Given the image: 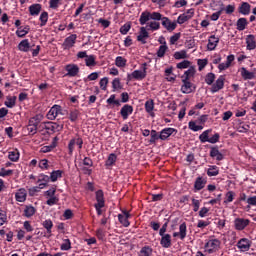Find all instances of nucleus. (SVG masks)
<instances>
[{
    "mask_svg": "<svg viewBox=\"0 0 256 256\" xmlns=\"http://www.w3.org/2000/svg\"><path fill=\"white\" fill-rule=\"evenodd\" d=\"M161 21V13L144 11L139 18L140 25H146L147 21Z\"/></svg>",
    "mask_w": 256,
    "mask_h": 256,
    "instance_id": "nucleus-1",
    "label": "nucleus"
},
{
    "mask_svg": "<svg viewBox=\"0 0 256 256\" xmlns=\"http://www.w3.org/2000/svg\"><path fill=\"white\" fill-rule=\"evenodd\" d=\"M209 119L208 115H201L196 121H190L188 123V127L191 131L197 132L202 131L203 126L205 123H207V120Z\"/></svg>",
    "mask_w": 256,
    "mask_h": 256,
    "instance_id": "nucleus-2",
    "label": "nucleus"
},
{
    "mask_svg": "<svg viewBox=\"0 0 256 256\" xmlns=\"http://www.w3.org/2000/svg\"><path fill=\"white\" fill-rule=\"evenodd\" d=\"M221 247V241L219 239H210L204 245L206 253H217Z\"/></svg>",
    "mask_w": 256,
    "mask_h": 256,
    "instance_id": "nucleus-3",
    "label": "nucleus"
},
{
    "mask_svg": "<svg viewBox=\"0 0 256 256\" xmlns=\"http://www.w3.org/2000/svg\"><path fill=\"white\" fill-rule=\"evenodd\" d=\"M75 145L78 146L79 151L83 149V138L77 136V138H72L68 143V154L73 155L75 151Z\"/></svg>",
    "mask_w": 256,
    "mask_h": 256,
    "instance_id": "nucleus-4",
    "label": "nucleus"
},
{
    "mask_svg": "<svg viewBox=\"0 0 256 256\" xmlns=\"http://www.w3.org/2000/svg\"><path fill=\"white\" fill-rule=\"evenodd\" d=\"M39 123H41V118H39V116H34L32 118H30L29 122H28V132L30 133V135H35L37 133V129L39 127Z\"/></svg>",
    "mask_w": 256,
    "mask_h": 256,
    "instance_id": "nucleus-5",
    "label": "nucleus"
},
{
    "mask_svg": "<svg viewBox=\"0 0 256 256\" xmlns=\"http://www.w3.org/2000/svg\"><path fill=\"white\" fill-rule=\"evenodd\" d=\"M58 115H65V112H63V108L60 105H54L47 113V118L50 121H55Z\"/></svg>",
    "mask_w": 256,
    "mask_h": 256,
    "instance_id": "nucleus-6",
    "label": "nucleus"
},
{
    "mask_svg": "<svg viewBox=\"0 0 256 256\" xmlns=\"http://www.w3.org/2000/svg\"><path fill=\"white\" fill-rule=\"evenodd\" d=\"M163 27L169 31V33H173L177 29V22H171L168 17H165L161 14V19Z\"/></svg>",
    "mask_w": 256,
    "mask_h": 256,
    "instance_id": "nucleus-7",
    "label": "nucleus"
},
{
    "mask_svg": "<svg viewBox=\"0 0 256 256\" xmlns=\"http://www.w3.org/2000/svg\"><path fill=\"white\" fill-rule=\"evenodd\" d=\"M225 87V76L220 75L218 79L215 81L214 84H212L210 91L211 93H219L221 89Z\"/></svg>",
    "mask_w": 256,
    "mask_h": 256,
    "instance_id": "nucleus-8",
    "label": "nucleus"
},
{
    "mask_svg": "<svg viewBox=\"0 0 256 256\" xmlns=\"http://www.w3.org/2000/svg\"><path fill=\"white\" fill-rule=\"evenodd\" d=\"M251 220L245 218H236L234 220V227L236 231H243L246 227H249Z\"/></svg>",
    "mask_w": 256,
    "mask_h": 256,
    "instance_id": "nucleus-9",
    "label": "nucleus"
},
{
    "mask_svg": "<svg viewBox=\"0 0 256 256\" xmlns=\"http://www.w3.org/2000/svg\"><path fill=\"white\" fill-rule=\"evenodd\" d=\"M240 75L244 81H251L253 79H256V69L253 71L247 70V68L242 67L240 69Z\"/></svg>",
    "mask_w": 256,
    "mask_h": 256,
    "instance_id": "nucleus-10",
    "label": "nucleus"
},
{
    "mask_svg": "<svg viewBox=\"0 0 256 256\" xmlns=\"http://www.w3.org/2000/svg\"><path fill=\"white\" fill-rule=\"evenodd\" d=\"M123 214H118V221L123 227H129L131 225V222H129V219H131V213L127 210L122 211Z\"/></svg>",
    "mask_w": 256,
    "mask_h": 256,
    "instance_id": "nucleus-11",
    "label": "nucleus"
},
{
    "mask_svg": "<svg viewBox=\"0 0 256 256\" xmlns=\"http://www.w3.org/2000/svg\"><path fill=\"white\" fill-rule=\"evenodd\" d=\"M75 43H77V34H72L65 38L62 46L64 50L71 49L75 47Z\"/></svg>",
    "mask_w": 256,
    "mask_h": 256,
    "instance_id": "nucleus-12",
    "label": "nucleus"
},
{
    "mask_svg": "<svg viewBox=\"0 0 256 256\" xmlns=\"http://www.w3.org/2000/svg\"><path fill=\"white\" fill-rule=\"evenodd\" d=\"M143 71L141 70H134L132 72V77H134V79H136V81H143V79H145V77H147V63L143 64Z\"/></svg>",
    "mask_w": 256,
    "mask_h": 256,
    "instance_id": "nucleus-13",
    "label": "nucleus"
},
{
    "mask_svg": "<svg viewBox=\"0 0 256 256\" xmlns=\"http://www.w3.org/2000/svg\"><path fill=\"white\" fill-rule=\"evenodd\" d=\"M177 135V129L175 128H164L160 131V140L167 141L171 135Z\"/></svg>",
    "mask_w": 256,
    "mask_h": 256,
    "instance_id": "nucleus-14",
    "label": "nucleus"
},
{
    "mask_svg": "<svg viewBox=\"0 0 256 256\" xmlns=\"http://www.w3.org/2000/svg\"><path fill=\"white\" fill-rule=\"evenodd\" d=\"M236 247L242 252L249 251L251 249V240L247 238H241L238 242Z\"/></svg>",
    "mask_w": 256,
    "mask_h": 256,
    "instance_id": "nucleus-15",
    "label": "nucleus"
},
{
    "mask_svg": "<svg viewBox=\"0 0 256 256\" xmlns=\"http://www.w3.org/2000/svg\"><path fill=\"white\" fill-rule=\"evenodd\" d=\"M120 115L124 121H127L129 115H133V106L125 104L120 110Z\"/></svg>",
    "mask_w": 256,
    "mask_h": 256,
    "instance_id": "nucleus-16",
    "label": "nucleus"
},
{
    "mask_svg": "<svg viewBox=\"0 0 256 256\" xmlns=\"http://www.w3.org/2000/svg\"><path fill=\"white\" fill-rule=\"evenodd\" d=\"M173 237H179L181 241L185 240V237H187V223L183 222L179 226V232H174Z\"/></svg>",
    "mask_w": 256,
    "mask_h": 256,
    "instance_id": "nucleus-17",
    "label": "nucleus"
},
{
    "mask_svg": "<svg viewBox=\"0 0 256 256\" xmlns=\"http://www.w3.org/2000/svg\"><path fill=\"white\" fill-rule=\"evenodd\" d=\"M65 71H67V77H77V75H79V66L76 64H68L65 67Z\"/></svg>",
    "mask_w": 256,
    "mask_h": 256,
    "instance_id": "nucleus-18",
    "label": "nucleus"
},
{
    "mask_svg": "<svg viewBox=\"0 0 256 256\" xmlns=\"http://www.w3.org/2000/svg\"><path fill=\"white\" fill-rule=\"evenodd\" d=\"M210 157L212 159H216V161H223V159H225L223 153L219 151L218 146H213L210 148Z\"/></svg>",
    "mask_w": 256,
    "mask_h": 256,
    "instance_id": "nucleus-19",
    "label": "nucleus"
},
{
    "mask_svg": "<svg viewBox=\"0 0 256 256\" xmlns=\"http://www.w3.org/2000/svg\"><path fill=\"white\" fill-rule=\"evenodd\" d=\"M207 185V178L203 177H197L194 182V192L197 193V191H201V189H205V186Z\"/></svg>",
    "mask_w": 256,
    "mask_h": 256,
    "instance_id": "nucleus-20",
    "label": "nucleus"
},
{
    "mask_svg": "<svg viewBox=\"0 0 256 256\" xmlns=\"http://www.w3.org/2000/svg\"><path fill=\"white\" fill-rule=\"evenodd\" d=\"M160 237H161L160 239L161 247H163L164 249H169V247H171L172 245L171 234H163V235H160Z\"/></svg>",
    "mask_w": 256,
    "mask_h": 256,
    "instance_id": "nucleus-21",
    "label": "nucleus"
},
{
    "mask_svg": "<svg viewBox=\"0 0 256 256\" xmlns=\"http://www.w3.org/2000/svg\"><path fill=\"white\" fill-rule=\"evenodd\" d=\"M47 131H51L52 133H57L59 131H63V124H57L55 122H48L45 126Z\"/></svg>",
    "mask_w": 256,
    "mask_h": 256,
    "instance_id": "nucleus-22",
    "label": "nucleus"
},
{
    "mask_svg": "<svg viewBox=\"0 0 256 256\" xmlns=\"http://www.w3.org/2000/svg\"><path fill=\"white\" fill-rule=\"evenodd\" d=\"M49 181H51V178L48 175L43 173L38 175L37 183H39L40 189H45L49 185Z\"/></svg>",
    "mask_w": 256,
    "mask_h": 256,
    "instance_id": "nucleus-23",
    "label": "nucleus"
},
{
    "mask_svg": "<svg viewBox=\"0 0 256 256\" xmlns=\"http://www.w3.org/2000/svg\"><path fill=\"white\" fill-rule=\"evenodd\" d=\"M217 45H219V37H216L215 35H211L208 39L207 49L208 51H215L217 48Z\"/></svg>",
    "mask_w": 256,
    "mask_h": 256,
    "instance_id": "nucleus-24",
    "label": "nucleus"
},
{
    "mask_svg": "<svg viewBox=\"0 0 256 256\" xmlns=\"http://www.w3.org/2000/svg\"><path fill=\"white\" fill-rule=\"evenodd\" d=\"M238 13H240V15H245V16L250 15L251 4H249L248 2H242L238 7Z\"/></svg>",
    "mask_w": 256,
    "mask_h": 256,
    "instance_id": "nucleus-25",
    "label": "nucleus"
},
{
    "mask_svg": "<svg viewBox=\"0 0 256 256\" xmlns=\"http://www.w3.org/2000/svg\"><path fill=\"white\" fill-rule=\"evenodd\" d=\"M147 39H149V32H147L145 27H141L139 35L137 36V41L142 43V45H145V43H147Z\"/></svg>",
    "mask_w": 256,
    "mask_h": 256,
    "instance_id": "nucleus-26",
    "label": "nucleus"
},
{
    "mask_svg": "<svg viewBox=\"0 0 256 256\" xmlns=\"http://www.w3.org/2000/svg\"><path fill=\"white\" fill-rule=\"evenodd\" d=\"M246 49L248 51H253L256 49L255 36L253 34H249L246 37Z\"/></svg>",
    "mask_w": 256,
    "mask_h": 256,
    "instance_id": "nucleus-27",
    "label": "nucleus"
},
{
    "mask_svg": "<svg viewBox=\"0 0 256 256\" xmlns=\"http://www.w3.org/2000/svg\"><path fill=\"white\" fill-rule=\"evenodd\" d=\"M182 83H183L181 87L182 93L186 95L189 93H193V83H191V81L182 79Z\"/></svg>",
    "mask_w": 256,
    "mask_h": 256,
    "instance_id": "nucleus-28",
    "label": "nucleus"
},
{
    "mask_svg": "<svg viewBox=\"0 0 256 256\" xmlns=\"http://www.w3.org/2000/svg\"><path fill=\"white\" fill-rule=\"evenodd\" d=\"M15 199L19 203H25V201H27V190L24 188L19 189L15 194Z\"/></svg>",
    "mask_w": 256,
    "mask_h": 256,
    "instance_id": "nucleus-29",
    "label": "nucleus"
},
{
    "mask_svg": "<svg viewBox=\"0 0 256 256\" xmlns=\"http://www.w3.org/2000/svg\"><path fill=\"white\" fill-rule=\"evenodd\" d=\"M96 203L94 205H105V192L102 189L95 192Z\"/></svg>",
    "mask_w": 256,
    "mask_h": 256,
    "instance_id": "nucleus-30",
    "label": "nucleus"
},
{
    "mask_svg": "<svg viewBox=\"0 0 256 256\" xmlns=\"http://www.w3.org/2000/svg\"><path fill=\"white\" fill-rule=\"evenodd\" d=\"M42 227L46 229V233L48 234V237H51L53 235V221L51 219H47L42 222Z\"/></svg>",
    "mask_w": 256,
    "mask_h": 256,
    "instance_id": "nucleus-31",
    "label": "nucleus"
},
{
    "mask_svg": "<svg viewBox=\"0 0 256 256\" xmlns=\"http://www.w3.org/2000/svg\"><path fill=\"white\" fill-rule=\"evenodd\" d=\"M29 13L32 17H37L41 13L42 6L41 4H32L29 6Z\"/></svg>",
    "mask_w": 256,
    "mask_h": 256,
    "instance_id": "nucleus-32",
    "label": "nucleus"
},
{
    "mask_svg": "<svg viewBox=\"0 0 256 256\" xmlns=\"http://www.w3.org/2000/svg\"><path fill=\"white\" fill-rule=\"evenodd\" d=\"M196 73H197V70L195 69V66H190L189 69L186 70L182 75V79L189 81L191 77H195Z\"/></svg>",
    "mask_w": 256,
    "mask_h": 256,
    "instance_id": "nucleus-33",
    "label": "nucleus"
},
{
    "mask_svg": "<svg viewBox=\"0 0 256 256\" xmlns=\"http://www.w3.org/2000/svg\"><path fill=\"white\" fill-rule=\"evenodd\" d=\"M117 163V154L111 153L109 154L107 160L105 161V167L109 169V167H113Z\"/></svg>",
    "mask_w": 256,
    "mask_h": 256,
    "instance_id": "nucleus-34",
    "label": "nucleus"
},
{
    "mask_svg": "<svg viewBox=\"0 0 256 256\" xmlns=\"http://www.w3.org/2000/svg\"><path fill=\"white\" fill-rule=\"evenodd\" d=\"M19 51H23V53L29 52L31 49V44H29V39H24L18 44Z\"/></svg>",
    "mask_w": 256,
    "mask_h": 256,
    "instance_id": "nucleus-35",
    "label": "nucleus"
},
{
    "mask_svg": "<svg viewBox=\"0 0 256 256\" xmlns=\"http://www.w3.org/2000/svg\"><path fill=\"white\" fill-rule=\"evenodd\" d=\"M63 170H54L50 173V181L55 183L57 179H61L63 177Z\"/></svg>",
    "mask_w": 256,
    "mask_h": 256,
    "instance_id": "nucleus-36",
    "label": "nucleus"
},
{
    "mask_svg": "<svg viewBox=\"0 0 256 256\" xmlns=\"http://www.w3.org/2000/svg\"><path fill=\"white\" fill-rule=\"evenodd\" d=\"M249 22H247V18H239L236 22V27L238 31H245Z\"/></svg>",
    "mask_w": 256,
    "mask_h": 256,
    "instance_id": "nucleus-37",
    "label": "nucleus"
},
{
    "mask_svg": "<svg viewBox=\"0 0 256 256\" xmlns=\"http://www.w3.org/2000/svg\"><path fill=\"white\" fill-rule=\"evenodd\" d=\"M35 213H37V209H35V207H33L31 205L25 206L24 217H27L29 219L30 217H33V215H35Z\"/></svg>",
    "mask_w": 256,
    "mask_h": 256,
    "instance_id": "nucleus-38",
    "label": "nucleus"
},
{
    "mask_svg": "<svg viewBox=\"0 0 256 256\" xmlns=\"http://www.w3.org/2000/svg\"><path fill=\"white\" fill-rule=\"evenodd\" d=\"M208 177H217L219 175V167L216 165H211L206 171Z\"/></svg>",
    "mask_w": 256,
    "mask_h": 256,
    "instance_id": "nucleus-39",
    "label": "nucleus"
},
{
    "mask_svg": "<svg viewBox=\"0 0 256 256\" xmlns=\"http://www.w3.org/2000/svg\"><path fill=\"white\" fill-rule=\"evenodd\" d=\"M159 139H161L160 134L158 132H156V130H151L150 131V140H149L150 145H155V143H157V141H159Z\"/></svg>",
    "mask_w": 256,
    "mask_h": 256,
    "instance_id": "nucleus-40",
    "label": "nucleus"
},
{
    "mask_svg": "<svg viewBox=\"0 0 256 256\" xmlns=\"http://www.w3.org/2000/svg\"><path fill=\"white\" fill-rule=\"evenodd\" d=\"M168 50H169V46L160 45L156 52L157 57H159V59H163V57H165V54L167 53Z\"/></svg>",
    "mask_w": 256,
    "mask_h": 256,
    "instance_id": "nucleus-41",
    "label": "nucleus"
},
{
    "mask_svg": "<svg viewBox=\"0 0 256 256\" xmlns=\"http://www.w3.org/2000/svg\"><path fill=\"white\" fill-rule=\"evenodd\" d=\"M97 57L95 55H89L85 58L86 67H95L97 65Z\"/></svg>",
    "mask_w": 256,
    "mask_h": 256,
    "instance_id": "nucleus-42",
    "label": "nucleus"
},
{
    "mask_svg": "<svg viewBox=\"0 0 256 256\" xmlns=\"http://www.w3.org/2000/svg\"><path fill=\"white\" fill-rule=\"evenodd\" d=\"M112 88L113 93H115V91H119V89H123L120 78H114V80L112 81Z\"/></svg>",
    "mask_w": 256,
    "mask_h": 256,
    "instance_id": "nucleus-43",
    "label": "nucleus"
},
{
    "mask_svg": "<svg viewBox=\"0 0 256 256\" xmlns=\"http://www.w3.org/2000/svg\"><path fill=\"white\" fill-rule=\"evenodd\" d=\"M215 79H216L215 73L210 72V73L206 74V76H205L206 85L213 86V84L215 83Z\"/></svg>",
    "mask_w": 256,
    "mask_h": 256,
    "instance_id": "nucleus-44",
    "label": "nucleus"
},
{
    "mask_svg": "<svg viewBox=\"0 0 256 256\" xmlns=\"http://www.w3.org/2000/svg\"><path fill=\"white\" fill-rule=\"evenodd\" d=\"M153 109H155V102L153 101V99L147 100L145 102L146 113H153Z\"/></svg>",
    "mask_w": 256,
    "mask_h": 256,
    "instance_id": "nucleus-45",
    "label": "nucleus"
},
{
    "mask_svg": "<svg viewBox=\"0 0 256 256\" xmlns=\"http://www.w3.org/2000/svg\"><path fill=\"white\" fill-rule=\"evenodd\" d=\"M16 101L17 96L7 97V101L4 102V105H6L8 109H13L15 107Z\"/></svg>",
    "mask_w": 256,
    "mask_h": 256,
    "instance_id": "nucleus-46",
    "label": "nucleus"
},
{
    "mask_svg": "<svg viewBox=\"0 0 256 256\" xmlns=\"http://www.w3.org/2000/svg\"><path fill=\"white\" fill-rule=\"evenodd\" d=\"M213 130L208 129L204 131L202 134L199 135V140L202 143H209V133H211Z\"/></svg>",
    "mask_w": 256,
    "mask_h": 256,
    "instance_id": "nucleus-47",
    "label": "nucleus"
},
{
    "mask_svg": "<svg viewBox=\"0 0 256 256\" xmlns=\"http://www.w3.org/2000/svg\"><path fill=\"white\" fill-rule=\"evenodd\" d=\"M115 94H112L107 100L106 103L108 105H116V107H121V101L115 99Z\"/></svg>",
    "mask_w": 256,
    "mask_h": 256,
    "instance_id": "nucleus-48",
    "label": "nucleus"
},
{
    "mask_svg": "<svg viewBox=\"0 0 256 256\" xmlns=\"http://www.w3.org/2000/svg\"><path fill=\"white\" fill-rule=\"evenodd\" d=\"M40 27H45V25H47V21H49V13L47 12H42L40 15Z\"/></svg>",
    "mask_w": 256,
    "mask_h": 256,
    "instance_id": "nucleus-49",
    "label": "nucleus"
},
{
    "mask_svg": "<svg viewBox=\"0 0 256 256\" xmlns=\"http://www.w3.org/2000/svg\"><path fill=\"white\" fill-rule=\"evenodd\" d=\"M151 253H153V249L149 246H144L141 248L139 256H151Z\"/></svg>",
    "mask_w": 256,
    "mask_h": 256,
    "instance_id": "nucleus-50",
    "label": "nucleus"
},
{
    "mask_svg": "<svg viewBox=\"0 0 256 256\" xmlns=\"http://www.w3.org/2000/svg\"><path fill=\"white\" fill-rule=\"evenodd\" d=\"M115 65L116 67H125L127 65V59L122 56H117L115 59Z\"/></svg>",
    "mask_w": 256,
    "mask_h": 256,
    "instance_id": "nucleus-51",
    "label": "nucleus"
},
{
    "mask_svg": "<svg viewBox=\"0 0 256 256\" xmlns=\"http://www.w3.org/2000/svg\"><path fill=\"white\" fill-rule=\"evenodd\" d=\"M68 119L71 121V123H75V121L79 119V110L77 109L71 110Z\"/></svg>",
    "mask_w": 256,
    "mask_h": 256,
    "instance_id": "nucleus-52",
    "label": "nucleus"
},
{
    "mask_svg": "<svg viewBox=\"0 0 256 256\" xmlns=\"http://www.w3.org/2000/svg\"><path fill=\"white\" fill-rule=\"evenodd\" d=\"M8 159H10V161H13L14 163H16V161H19V151L14 150L9 152Z\"/></svg>",
    "mask_w": 256,
    "mask_h": 256,
    "instance_id": "nucleus-53",
    "label": "nucleus"
},
{
    "mask_svg": "<svg viewBox=\"0 0 256 256\" xmlns=\"http://www.w3.org/2000/svg\"><path fill=\"white\" fill-rule=\"evenodd\" d=\"M190 19L191 18H189L187 14L183 13L178 16L176 23H178V25H183V23H187Z\"/></svg>",
    "mask_w": 256,
    "mask_h": 256,
    "instance_id": "nucleus-54",
    "label": "nucleus"
},
{
    "mask_svg": "<svg viewBox=\"0 0 256 256\" xmlns=\"http://www.w3.org/2000/svg\"><path fill=\"white\" fill-rule=\"evenodd\" d=\"M177 69H189L191 67V61L183 60L176 65Z\"/></svg>",
    "mask_w": 256,
    "mask_h": 256,
    "instance_id": "nucleus-55",
    "label": "nucleus"
},
{
    "mask_svg": "<svg viewBox=\"0 0 256 256\" xmlns=\"http://www.w3.org/2000/svg\"><path fill=\"white\" fill-rule=\"evenodd\" d=\"M174 59H187V51L181 50L174 53Z\"/></svg>",
    "mask_w": 256,
    "mask_h": 256,
    "instance_id": "nucleus-56",
    "label": "nucleus"
},
{
    "mask_svg": "<svg viewBox=\"0 0 256 256\" xmlns=\"http://www.w3.org/2000/svg\"><path fill=\"white\" fill-rule=\"evenodd\" d=\"M61 251H69L71 249V240L64 239L63 243L60 246Z\"/></svg>",
    "mask_w": 256,
    "mask_h": 256,
    "instance_id": "nucleus-57",
    "label": "nucleus"
},
{
    "mask_svg": "<svg viewBox=\"0 0 256 256\" xmlns=\"http://www.w3.org/2000/svg\"><path fill=\"white\" fill-rule=\"evenodd\" d=\"M131 31V23H125L123 26L120 27L121 35H127Z\"/></svg>",
    "mask_w": 256,
    "mask_h": 256,
    "instance_id": "nucleus-58",
    "label": "nucleus"
},
{
    "mask_svg": "<svg viewBox=\"0 0 256 256\" xmlns=\"http://www.w3.org/2000/svg\"><path fill=\"white\" fill-rule=\"evenodd\" d=\"M157 21L159 20H154L149 23L148 27H150L151 31H159V29H161V24Z\"/></svg>",
    "mask_w": 256,
    "mask_h": 256,
    "instance_id": "nucleus-59",
    "label": "nucleus"
},
{
    "mask_svg": "<svg viewBox=\"0 0 256 256\" xmlns=\"http://www.w3.org/2000/svg\"><path fill=\"white\" fill-rule=\"evenodd\" d=\"M99 85L102 91H107V85H109V78L108 77L102 78L99 82Z\"/></svg>",
    "mask_w": 256,
    "mask_h": 256,
    "instance_id": "nucleus-60",
    "label": "nucleus"
},
{
    "mask_svg": "<svg viewBox=\"0 0 256 256\" xmlns=\"http://www.w3.org/2000/svg\"><path fill=\"white\" fill-rule=\"evenodd\" d=\"M29 33V26H26L25 28L21 29L19 28V30L16 31V35L17 37H25V35H27Z\"/></svg>",
    "mask_w": 256,
    "mask_h": 256,
    "instance_id": "nucleus-61",
    "label": "nucleus"
},
{
    "mask_svg": "<svg viewBox=\"0 0 256 256\" xmlns=\"http://www.w3.org/2000/svg\"><path fill=\"white\" fill-rule=\"evenodd\" d=\"M192 207L194 213H197V211H199V208L201 207V200L192 198Z\"/></svg>",
    "mask_w": 256,
    "mask_h": 256,
    "instance_id": "nucleus-62",
    "label": "nucleus"
},
{
    "mask_svg": "<svg viewBox=\"0 0 256 256\" xmlns=\"http://www.w3.org/2000/svg\"><path fill=\"white\" fill-rule=\"evenodd\" d=\"M233 199H235V192L228 191L226 193V200L224 201V203H233Z\"/></svg>",
    "mask_w": 256,
    "mask_h": 256,
    "instance_id": "nucleus-63",
    "label": "nucleus"
},
{
    "mask_svg": "<svg viewBox=\"0 0 256 256\" xmlns=\"http://www.w3.org/2000/svg\"><path fill=\"white\" fill-rule=\"evenodd\" d=\"M11 175H13V170L0 169V177H11Z\"/></svg>",
    "mask_w": 256,
    "mask_h": 256,
    "instance_id": "nucleus-64",
    "label": "nucleus"
}]
</instances>
